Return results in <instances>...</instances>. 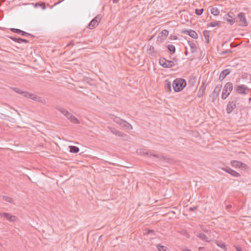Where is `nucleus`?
Here are the masks:
<instances>
[{
  "label": "nucleus",
  "mask_w": 251,
  "mask_h": 251,
  "mask_svg": "<svg viewBox=\"0 0 251 251\" xmlns=\"http://www.w3.org/2000/svg\"><path fill=\"white\" fill-rule=\"evenodd\" d=\"M10 88L11 90H13L16 93L21 94L24 97L31 99L38 102L42 101V99L41 97L34 94L30 93L27 91H23L22 90L17 87H10Z\"/></svg>",
  "instance_id": "nucleus-1"
},
{
  "label": "nucleus",
  "mask_w": 251,
  "mask_h": 251,
  "mask_svg": "<svg viewBox=\"0 0 251 251\" xmlns=\"http://www.w3.org/2000/svg\"><path fill=\"white\" fill-rule=\"evenodd\" d=\"M186 80L182 78L175 79L172 84L173 89L176 92L181 91L186 87Z\"/></svg>",
  "instance_id": "nucleus-2"
},
{
  "label": "nucleus",
  "mask_w": 251,
  "mask_h": 251,
  "mask_svg": "<svg viewBox=\"0 0 251 251\" xmlns=\"http://www.w3.org/2000/svg\"><path fill=\"white\" fill-rule=\"evenodd\" d=\"M233 90V84L231 82H227L223 90L222 94V99L223 100H225L228 97L230 92Z\"/></svg>",
  "instance_id": "nucleus-3"
},
{
  "label": "nucleus",
  "mask_w": 251,
  "mask_h": 251,
  "mask_svg": "<svg viewBox=\"0 0 251 251\" xmlns=\"http://www.w3.org/2000/svg\"><path fill=\"white\" fill-rule=\"evenodd\" d=\"M235 22L239 23V25L246 27L248 25L245 14L244 12H240L237 15Z\"/></svg>",
  "instance_id": "nucleus-4"
},
{
  "label": "nucleus",
  "mask_w": 251,
  "mask_h": 251,
  "mask_svg": "<svg viewBox=\"0 0 251 251\" xmlns=\"http://www.w3.org/2000/svg\"><path fill=\"white\" fill-rule=\"evenodd\" d=\"M230 165L235 168H240L242 170H249V167L246 164L237 160H231Z\"/></svg>",
  "instance_id": "nucleus-5"
},
{
  "label": "nucleus",
  "mask_w": 251,
  "mask_h": 251,
  "mask_svg": "<svg viewBox=\"0 0 251 251\" xmlns=\"http://www.w3.org/2000/svg\"><path fill=\"white\" fill-rule=\"evenodd\" d=\"M159 64L165 68H170L175 65L173 61L167 60L164 57H161L159 60Z\"/></svg>",
  "instance_id": "nucleus-6"
},
{
  "label": "nucleus",
  "mask_w": 251,
  "mask_h": 251,
  "mask_svg": "<svg viewBox=\"0 0 251 251\" xmlns=\"http://www.w3.org/2000/svg\"><path fill=\"white\" fill-rule=\"evenodd\" d=\"M101 18H102V16L100 14H99L97 16H96L90 22V23L88 25V27L90 29H93V28L97 27L98 25L99 22H100V21Z\"/></svg>",
  "instance_id": "nucleus-7"
},
{
  "label": "nucleus",
  "mask_w": 251,
  "mask_h": 251,
  "mask_svg": "<svg viewBox=\"0 0 251 251\" xmlns=\"http://www.w3.org/2000/svg\"><path fill=\"white\" fill-rule=\"evenodd\" d=\"M235 15L233 12H229L228 13L226 14L224 17L225 20L229 23L230 25H233L236 21V18L234 17Z\"/></svg>",
  "instance_id": "nucleus-8"
},
{
  "label": "nucleus",
  "mask_w": 251,
  "mask_h": 251,
  "mask_svg": "<svg viewBox=\"0 0 251 251\" xmlns=\"http://www.w3.org/2000/svg\"><path fill=\"white\" fill-rule=\"evenodd\" d=\"M235 90L239 94L246 95V91H249L250 88L244 85H238L235 86Z\"/></svg>",
  "instance_id": "nucleus-9"
},
{
  "label": "nucleus",
  "mask_w": 251,
  "mask_h": 251,
  "mask_svg": "<svg viewBox=\"0 0 251 251\" xmlns=\"http://www.w3.org/2000/svg\"><path fill=\"white\" fill-rule=\"evenodd\" d=\"M221 169L222 170L224 171L225 172L231 175L232 176L234 177H239L241 176L240 174L239 173L232 170L228 166H226L225 167L221 168Z\"/></svg>",
  "instance_id": "nucleus-10"
},
{
  "label": "nucleus",
  "mask_w": 251,
  "mask_h": 251,
  "mask_svg": "<svg viewBox=\"0 0 251 251\" xmlns=\"http://www.w3.org/2000/svg\"><path fill=\"white\" fill-rule=\"evenodd\" d=\"M236 100H230L228 101L226 108V112L227 114H230L232 112L233 109L236 108Z\"/></svg>",
  "instance_id": "nucleus-11"
},
{
  "label": "nucleus",
  "mask_w": 251,
  "mask_h": 251,
  "mask_svg": "<svg viewBox=\"0 0 251 251\" xmlns=\"http://www.w3.org/2000/svg\"><path fill=\"white\" fill-rule=\"evenodd\" d=\"M65 116L73 124H78L80 123L79 120L69 111H67Z\"/></svg>",
  "instance_id": "nucleus-12"
},
{
  "label": "nucleus",
  "mask_w": 251,
  "mask_h": 251,
  "mask_svg": "<svg viewBox=\"0 0 251 251\" xmlns=\"http://www.w3.org/2000/svg\"><path fill=\"white\" fill-rule=\"evenodd\" d=\"M1 216L4 217L7 220L11 222H15L17 221L18 218L14 215H11L10 213L3 212Z\"/></svg>",
  "instance_id": "nucleus-13"
},
{
  "label": "nucleus",
  "mask_w": 251,
  "mask_h": 251,
  "mask_svg": "<svg viewBox=\"0 0 251 251\" xmlns=\"http://www.w3.org/2000/svg\"><path fill=\"white\" fill-rule=\"evenodd\" d=\"M146 154L148 155L149 157L153 156L155 158H159L162 161H164L166 162H168V160H169V158L162 155L161 154H158L153 153L152 152H146Z\"/></svg>",
  "instance_id": "nucleus-14"
},
{
  "label": "nucleus",
  "mask_w": 251,
  "mask_h": 251,
  "mask_svg": "<svg viewBox=\"0 0 251 251\" xmlns=\"http://www.w3.org/2000/svg\"><path fill=\"white\" fill-rule=\"evenodd\" d=\"M206 87V85L205 84V81H202L201 85L200 86L197 94V97L198 98H201L203 96V94L205 92Z\"/></svg>",
  "instance_id": "nucleus-15"
},
{
  "label": "nucleus",
  "mask_w": 251,
  "mask_h": 251,
  "mask_svg": "<svg viewBox=\"0 0 251 251\" xmlns=\"http://www.w3.org/2000/svg\"><path fill=\"white\" fill-rule=\"evenodd\" d=\"M182 33L187 34L194 39H197L198 37L197 32L195 30L192 29L184 30L182 31Z\"/></svg>",
  "instance_id": "nucleus-16"
},
{
  "label": "nucleus",
  "mask_w": 251,
  "mask_h": 251,
  "mask_svg": "<svg viewBox=\"0 0 251 251\" xmlns=\"http://www.w3.org/2000/svg\"><path fill=\"white\" fill-rule=\"evenodd\" d=\"M197 76L195 74H192L190 75L189 80L188 81V84L190 87H194L197 81Z\"/></svg>",
  "instance_id": "nucleus-17"
},
{
  "label": "nucleus",
  "mask_w": 251,
  "mask_h": 251,
  "mask_svg": "<svg viewBox=\"0 0 251 251\" xmlns=\"http://www.w3.org/2000/svg\"><path fill=\"white\" fill-rule=\"evenodd\" d=\"M119 125L121 127L125 128V129L127 130H130L132 129V126L129 123H128V122L124 120H122V121L120 123H119Z\"/></svg>",
  "instance_id": "nucleus-18"
},
{
  "label": "nucleus",
  "mask_w": 251,
  "mask_h": 251,
  "mask_svg": "<svg viewBox=\"0 0 251 251\" xmlns=\"http://www.w3.org/2000/svg\"><path fill=\"white\" fill-rule=\"evenodd\" d=\"M219 93L220 92H218V91H217L214 89V91L212 92V93L209 96L210 100L212 102H214L217 98L219 96Z\"/></svg>",
  "instance_id": "nucleus-19"
},
{
  "label": "nucleus",
  "mask_w": 251,
  "mask_h": 251,
  "mask_svg": "<svg viewBox=\"0 0 251 251\" xmlns=\"http://www.w3.org/2000/svg\"><path fill=\"white\" fill-rule=\"evenodd\" d=\"M10 30L16 34H20L22 36H26L27 35V32L23 31L20 29L12 28L10 29Z\"/></svg>",
  "instance_id": "nucleus-20"
},
{
  "label": "nucleus",
  "mask_w": 251,
  "mask_h": 251,
  "mask_svg": "<svg viewBox=\"0 0 251 251\" xmlns=\"http://www.w3.org/2000/svg\"><path fill=\"white\" fill-rule=\"evenodd\" d=\"M187 42L191 48V52L193 53L196 52L197 50V48L195 43L193 41L188 40Z\"/></svg>",
  "instance_id": "nucleus-21"
},
{
  "label": "nucleus",
  "mask_w": 251,
  "mask_h": 251,
  "mask_svg": "<svg viewBox=\"0 0 251 251\" xmlns=\"http://www.w3.org/2000/svg\"><path fill=\"white\" fill-rule=\"evenodd\" d=\"M168 34L169 31L166 29H164L159 33L158 38H162V40H164L166 38Z\"/></svg>",
  "instance_id": "nucleus-22"
},
{
  "label": "nucleus",
  "mask_w": 251,
  "mask_h": 251,
  "mask_svg": "<svg viewBox=\"0 0 251 251\" xmlns=\"http://www.w3.org/2000/svg\"><path fill=\"white\" fill-rule=\"evenodd\" d=\"M165 88L167 92H171V82L169 79H166L165 81Z\"/></svg>",
  "instance_id": "nucleus-23"
},
{
  "label": "nucleus",
  "mask_w": 251,
  "mask_h": 251,
  "mask_svg": "<svg viewBox=\"0 0 251 251\" xmlns=\"http://www.w3.org/2000/svg\"><path fill=\"white\" fill-rule=\"evenodd\" d=\"M197 236L199 237L202 240H203L204 241L207 242H210V240H207L208 238H207V236L204 233H199L197 235Z\"/></svg>",
  "instance_id": "nucleus-24"
},
{
  "label": "nucleus",
  "mask_w": 251,
  "mask_h": 251,
  "mask_svg": "<svg viewBox=\"0 0 251 251\" xmlns=\"http://www.w3.org/2000/svg\"><path fill=\"white\" fill-rule=\"evenodd\" d=\"M231 72V70L230 69H226L221 72L220 75H221V77H224L225 78L227 75H228L230 72Z\"/></svg>",
  "instance_id": "nucleus-25"
},
{
  "label": "nucleus",
  "mask_w": 251,
  "mask_h": 251,
  "mask_svg": "<svg viewBox=\"0 0 251 251\" xmlns=\"http://www.w3.org/2000/svg\"><path fill=\"white\" fill-rule=\"evenodd\" d=\"M108 128L113 134L117 136H118L119 135V134H121V131L118 130L113 127L108 126Z\"/></svg>",
  "instance_id": "nucleus-26"
},
{
  "label": "nucleus",
  "mask_w": 251,
  "mask_h": 251,
  "mask_svg": "<svg viewBox=\"0 0 251 251\" xmlns=\"http://www.w3.org/2000/svg\"><path fill=\"white\" fill-rule=\"evenodd\" d=\"M110 119H112L115 123L119 125V123H120L123 119L115 116L114 115H110Z\"/></svg>",
  "instance_id": "nucleus-27"
},
{
  "label": "nucleus",
  "mask_w": 251,
  "mask_h": 251,
  "mask_svg": "<svg viewBox=\"0 0 251 251\" xmlns=\"http://www.w3.org/2000/svg\"><path fill=\"white\" fill-rule=\"evenodd\" d=\"M70 151L72 153H77L79 151V149L75 146H69Z\"/></svg>",
  "instance_id": "nucleus-28"
},
{
  "label": "nucleus",
  "mask_w": 251,
  "mask_h": 251,
  "mask_svg": "<svg viewBox=\"0 0 251 251\" xmlns=\"http://www.w3.org/2000/svg\"><path fill=\"white\" fill-rule=\"evenodd\" d=\"M221 23V22L220 21H215V22H211L208 24V26L215 27L216 26H217L218 27H220Z\"/></svg>",
  "instance_id": "nucleus-29"
},
{
  "label": "nucleus",
  "mask_w": 251,
  "mask_h": 251,
  "mask_svg": "<svg viewBox=\"0 0 251 251\" xmlns=\"http://www.w3.org/2000/svg\"><path fill=\"white\" fill-rule=\"evenodd\" d=\"M167 49L168 51L170 52L171 54H174L176 52V48L173 45H169L167 46Z\"/></svg>",
  "instance_id": "nucleus-30"
},
{
  "label": "nucleus",
  "mask_w": 251,
  "mask_h": 251,
  "mask_svg": "<svg viewBox=\"0 0 251 251\" xmlns=\"http://www.w3.org/2000/svg\"><path fill=\"white\" fill-rule=\"evenodd\" d=\"M203 35L205 37L206 43H207V44L209 43V31L208 30H204L203 32Z\"/></svg>",
  "instance_id": "nucleus-31"
},
{
  "label": "nucleus",
  "mask_w": 251,
  "mask_h": 251,
  "mask_svg": "<svg viewBox=\"0 0 251 251\" xmlns=\"http://www.w3.org/2000/svg\"><path fill=\"white\" fill-rule=\"evenodd\" d=\"M211 13L214 16H218L220 14V10L216 7L212 8L211 9Z\"/></svg>",
  "instance_id": "nucleus-32"
},
{
  "label": "nucleus",
  "mask_w": 251,
  "mask_h": 251,
  "mask_svg": "<svg viewBox=\"0 0 251 251\" xmlns=\"http://www.w3.org/2000/svg\"><path fill=\"white\" fill-rule=\"evenodd\" d=\"M156 248H157V250H159V251H166V249H167V247H166L165 246L161 245L160 244L157 245Z\"/></svg>",
  "instance_id": "nucleus-33"
},
{
  "label": "nucleus",
  "mask_w": 251,
  "mask_h": 251,
  "mask_svg": "<svg viewBox=\"0 0 251 251\" xmlns=\"http://www.w3.org/2000/svg\"><path fill=\"white\" fill-rule=\"evenodd\" d=\"M3 199L5 201H6L7 202H8L9 203H12L13 202V199L11 197H9L8 196H3Z\"/></svg>",
  "instance_id": "nucleus-34"
},
{
  "label": "nucleus",
  "mask_w": 251,
  "mask_h": 251,
  "mask_svg": "<svg viewBox=\"0 0 251 251\" xmlns=\"http://www.w3.org/2000/svg\"><path fill=\"white\" fill-rule=\"evenodd\" d=\"M118 136L122 137V139L125 140H128V136L122 132H121V134H119Z\"/></svg>",
  "instance_id": "nucleus-35"
},
{
  "label": "nucleus",
  "mask_w": 251,
  "mask_h": 251,
  "mask_svg": "<svg viewBox=\"0 0 251 251\" xmlns=\"http://www.w3.org/2000/svg\"><path fill=\"white\" fill-rule=\"evenodd\" d=\"M56 109H57L59 111H60L62 114H63L64 116L67 112V110H66L65 108L62 107H57Z\"/></svg>",
  "instance_id": "nucleus-36"
},
{
  "label": "nucleus",
  "mask_w": 251,
  "mask_h": 251,
  "mask_svg": "<svg viewBox=\"0 0 251 251\" xmlns=\"http://www.w3.org/2000/svg\"><path fill=\"white\" fill-rule=\"evenodd\" d=\"M203 12V9H196L195 13L199 16L201 15Z\"/></svg>",
  "instance_id": "nucleus-37"
},
{
  "label": "nucleus",
  "mask_w": 251,
  "mask_h": 251,
  "mask_svg": "<svg viewBox=\"0 0 251 251\" xmlns=\"http://www.w3.org/2000/svg\"><path fill=\"white\" fill-rule=\"evenodd\" d=\"M8 37L11 40H12L13 41L20 43V41H19V39H20V37L13 36H9Z\"/></svg>",
  "instance_id": "nucleus-38"
},
{
  "label": "nucleus",
  "mask_w": 251,
  "mask_h": 251,
  "mask_svg": "<svg viewBox=\"0 0 251 251\" xmlns=\"http://www.w3.org/2000/svg\"><path fill=\"white\" fill-rule=\"evenodd\" d=\"M38 4L40 5V6L43 9H45L46 8L45 3L44 2H42L40 3H36L35 4V6H36Z\"/></svg>",
  "instance_id": "nucleus-39"
},
{
  "label": "nucleus",
  "mask_w": 251,
  "mask_h": 251,
  "mask_svg": "<svg viewBox=\"0 0 251 251\" xmlns=\"http://www.w3.org/2000/svg\"><path fill=\"white\" fill-rule=\"evenodd\" d=\"M222 87V84H218L215 88V90L218 91V92H220L221 88Z\"/></svg>",
  "instance_id": "nucleus-40"
},
{
  "label": "nucleus",
  "mask_w": 251,
  "mask_h": 251,
  "mask_svg": "<svg viewBox=\"0 0 251 251\" xmlns=\"http://www.w3.org/2000/svg\"><path fill=\"white\" fill-rule=\"evenodd\" d=\"M231 52H232V50H226L225 51H223L221 53V54H223V55H226V54H227L231 53Z\"/></svg>",
  "instance_id": "nucleus-41"
},
{
  "label": "nucleus",
  "mask_w": 251,
  "mask_h": 251,
  "mask_svg": "<svg viewBox=\"0 0 251 251\" xmlns=\"http://www.w3.org/2000/svg\"><path fill=\"white\" fill-rule=\"evenodd\" d=\"M19 41H20V43H29V41L26 40V39H23V38H20V39H19Z\"/></svg>",
  "instance_id": "nucleus-42"
},
{
  "label": "nucleus",
  "mask_w": 251,
  "mask_h": 251,
  "mask_svg": "<svg viewBox=\"0 0 251 251\" xmlns=\"http://www.w3.org/2000/svg\"><path fill=\"white\" fill-rule=\"evenodd\" d=\"M234 248L236 251H243L242 248L238 245H235L234 246Z\"/></svg>",
  "instance_id": "nucleus-43"
},
{
  "label": "nucleus",
  "mask_w": 251,
  "mask_h": 251,
  "mask_svg": "<svg viewBox=\"0 0 251 251\" xmlns=\"http://www.w3.org/2000/svg\"><path fill=\"white\" fill-rule=\"evenodd\" d=\"M217 245L222 249L226 248V245L224 243H217Z\"/></svg>",
  "instance_id": "nucleus-44"
},
{
  "label": "nucleus",
  "mask_w": 251,
  "mask_h": 251,
  "mask_svg": "<svg viewBox=\"0 0 251 251\" xmlns=\"http://www.w3.org/2000/svg\"><path fill=\"white\" fill-rule=\"evenodd\" d=\"M145 230L147 231V232H146V234H148V235L154 233V230H152V229H146Z\"/></svg>",
  "instance_id": "nucleus-45"
},
{
  "label": "nucleus",
  "mask_w": 251,
  "mask_h": 251,
  "mask_svg": "<svg viewBox=\"0 0 251 251\" xmlns=\"http://www.w3.org/2000/svg\"><path fill=\"white\" fill-rule=\"evenodd\" d=\"M148 50L151 53L154 52V47L153 46H150V48L148 49Z\"/></svg>",
  "instance_id": "nucleus-46"
},
{
  "label": "nucleus",
  "mask_w": 251,
  "mask_h": 251,
  "mask_svg": "<svg viewBox=\"0 0 251 251\" xmlns=\"http://www.w3.org/2000/svg\"><path fill=\"white\" fill-rule=\"evenodd\" d=\"M170 39L171 40H177L178 39V37L176 35H171L170 37Z\"/></svg>",
  "instance_id": "nucleus-47"
},
{
  "label": "nucleus",
  "mask_w": 251,
  "mask_h": 251,
  "mask_svg": "<svg viewBox=\"0 0 251 251\" xmlns=\"http://www.w3.org/2000/svg\"><path fill=\"white\" fill-rule=\"evenodd\" d=\"M196 209H197V207H196V206L190 207L189 208V210H190V211H195Z\"/></svg>",
  "instance_id": "nucleus-48"
},
{
  "label": "nucleus",
  "mask_w": 251,
  "mask_h": 251,
  "mask_svg": "<svg viewBox=\"0 0 251 251\" xmlns=\"http://www.w3.org/2000/svg\"><path fill=\"white\" fill-rule=\"evenodd\" d=\"M90 80V79L89 77H85L84 78V81H86L87 83H89Z\"/></svg>",
  "instance_id": "nucleus-49"
},
{
  "label": "nucleus",
  "mask_w": 251,
  "mask_h": 251,
  "mask_svg": "<svg viewBox=\"0 0 251 251\" xmlns=\"http://www.w3.org/2000/svg\"><path fill=\"white\" fill-rule=\"evenodd\" d=\"M26 36L32 38H34L35 37V36L33 35L28 33H27V35Z\"/></svg>",
  "instance_id": "nucleus-50"
},
{
  "label": "nucleus",
  "mask_w": 251,
  "mask_h": 251,
  "mask_svg": "<svg viewBox=\"0 0 251 251\" xmlns=\"http://www.w3.org/2000/svg\"><path fill=\"white\" fill-rule=\"evenodd\" d=\"M74 40L71 41L68 45V46H74Z\"/></svg>",
  "instance_id": "nucleus-51"
},
{
  "label": "nucleus",
  "mask_w": 251,
  "mask_h": 251,
  "mask_svg": "<svg viewBox=\"0 0 251 251\" xmlns=\"http://www.w3.org/2000/svg\"><path fill=\"white\" fill-rule=\"evenodd\" d=\"M232 207V205L230 204L227 205L226 206V210H228L229 209H230Z\"/></svg>",
  "instance_id": "nucleus-52"
},
{
  "label": "nucleus",
  "mask_w": 251,
  "mask_h": 251,
  "mask_svg": "<svg viewBox=\"0 0 251 251\" xmlns=\"http://www.w3.org/2000/svg\"><path fill=\"white\" fill-rule=\"evenodd\" d=\"M225 78L224 77H221V75H220V76H219V80L220 81H222L223 80V79H224Z\"/></svg>",
  "instance_id": "nucleus-53"
},
{
  "label": "nucleus",
  "mask_w": 251,
  "mask_h": 251,
  "mask_svg": "<svg viewBox=\"0 0 251 251\" xmlns=\"http://www.w3.org/2000/svg\"><path fill=\"white\" fill-rule=\"evenodd\" d=\"M230 47L231 48H234V47H236V45L234 44V43H232L231 44H230Z\"/></svg>",
  "instance_id": "nucleus-54"
},
{
  "label": "nucleus",
  "mask_w": 251,
  "mask_h": 251,
  "mask_svg": "<svg viewBox=\"0 0 251 251\" xmlns=\"http://www.w3.org/2000/svg\"><path fill=\"white\" fill-rule=\"evenodd\" d=\"M174 62V63L175 64V62H176L177 61V59L176 57H174L173 58V60Z\"/></svg>",
  "instance_id": "nucleus-55"
},
{
  "label": "nucleus",
  "mask_w": 251,
  "mask_h": 251,
  "mask_svg": "<svg viewBox=\"0 0 251 251\" xmlns=\"http://www.w3.org/2000/svg\"><path fill=\"white\" fill-rule=\"evenodd\" d=\"M188 53V52L187 50V48H186V50H185V51L184 52V54H185V55H187Z\"/></svg>",
  "instance_id": "nucleus-56"
},
{
  "label": "nucleus",
  "mask_w": 251,
  "mask_h": 251,
  "mask_svg": "<svg viewBox=\"0 0 251 251\" xmlns=\"http://www.w3.org/2000/svg\"><path fill=\"white\" fill-rule=\"evenodd\" d=\"M119 0H113V3H118Z\"/></svg>",
  "instance_id": "nucleus-57"
},
{
  "label": "nucleus",
  "mask_w": 251,
  "mask_h": 251,
  "mask_svg": "<svg viewBox=\"0 0 251 251\" xmlns=\"http://www.w3.org/2000/svg\"><path fill=\"white\" fill-rule=\"evenodd\" d=\"M64 0H59L58 1V3H60V2H62V1H64Z\"/></svg>",
  "instance_id": "nucleus-58"
},
{
  "label": "nucleus",
  "mask_w": 251,
  "mask_h": 251,
  "mask_svg": "<svg viewBox=\"0 0 251 251\" xmlns=\"http://www.w3.org/2000/svg\"><path fill=\"white\" fill-rule=\"evenodd\" d=\"M201 249H203V248H202V247L199 248V250H201Z\"/></svg>",
  "instance_id": "nucleus-59"
},
{
  "label": "nucleus",
  "mask_w": 251,
  "mask_h": 251,
  "mask_svg": "<svg viewBox=\"0 0 251 251\" xmlns=\"http://www.w3.org/2000/svg\"><path fill=\"white\" fill-rule=\"evenodd\" d=\"M192 251L191 250H189V249H187L186 251Z\"/></svg>",
  "instance_id": "nucleus-60"
},
{
  "label": "nucleus",
  "mask_w": 251,
  "mask_h": 251,
  "mask_svg": "<svg viewBox=\"0 0 251 251\" xmlns=\"http://www.w3.org/2000/svg\"><path fill=\"white\" fill-rule=\"evenodd\" d=\"M1 215H2V213L0 212V217L1 216Z\"/></svg>",
  "instance_id": "nucleus-61"
},
{
  "label": "nucleus",
  "mask_w": 251,
  "mask_h": 251,
  "mask_svg": "<svg viewBox=\"0 0 251 251\" xmlns=\"http://www.w3.org/2000/svg\"><path fill=\"white\" fill-rule=\"evenodd\" d=\"M249 100H251V98H250V99H249Z\"/></svg>",
  "instance_id": "nucleus-62"
},
{
  "label": "nucleus",
  "mask_w": 251,
  "mask_h": 251,
  "mask_svg": "<svg viewBox=\"0 0 251 251\" xmlns=\"http://www.w3.org/2000/svg\"><path fill=\"white\" fill-rule=\"evenodd\" d=\"M250 90H251V89H250Z\"/></svg>",
  "instance_id": "nucleus-63"
}]
</instances>
